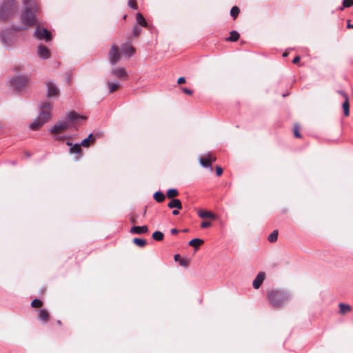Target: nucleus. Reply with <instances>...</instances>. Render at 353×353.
I'll return each mask as SVG.
<instances>
[{
  "label": "nucleus",
  "mask_w": 353,
  "mask_h": 353,
  "mask_svg": "<svg viewBox=\"0 0 353 353\" xmlns=\"http://www.w3.org/2000/svg\"><path fill=\"white\" fill-rule=\"evenodd\" d=\"M25 154L28 157H30L31 156V154L28 152H25Z\"/></svg>",
  "instance_id": "obj_53"
},
{
  "label": "nucleus",
  "mask_w": 353,
  "mask_h": 353,
  "mask_svg": "<svg viewBox=\"0 0 353 353\" xmlns=\"http://www.w3.org/2000/svg\"><path fill=\"white\" fill-rule=\"evenodd\" d=\"M278 238V231L274 230L268 236V241L271 243L274 242Z\"/></svg>",
  "instance_id": "obj_33"
},
{
  "label": "nucleus",
  "mask_w": 353,
  "mask_h": 353,
  "mask_svg": "<svg viewBox=\"0 0 353 353\" xmlns=\"http://www.w3.org/2000/svg\"><path fill=\"white\" fill-rule=\"evenodd\" d=\"M208 156H210V161H215L216 159L213 157L211 154H208Z\"/></svg>",
  "instance_id": "obj_48"
},
{
  "label": "nucleus",
  "mask_w": 353,
  "mask_h": 353,
  "mask_svg": "<svg viewBox=\"0 0 353 353\" xmlns=\"http://www.w3.org/2000/svg\"><path fill=\"white\" fill-rule=\"evenodd\" d=\"M198 215L199 216V217L202 218V219H206V218H210V219H215V215L212 213L211 212H209V211H206V210H200L199 212H198Z\"/></svg>",
  "instance_id": "obj_19"
},
{
  "label": "nucleus",
  "mask_w": 353,
  "mask_h": 353,
  "mask_svg": "<svg viewBox=\"0 0 353 353\" xmlns=\"http://www.w3.org/2000/svg\"><path fill=\"white\" fill-rule=\"evenodd\" d=\"M343 6L345 8H349V7L353 6V0H343Z\"/></svg>",
  "instance_id": "obj_37"
},
{
  "label": "nucleus",
  "mask_w": 353,
  "mask_h": 353,
  "mask_svg": "<svg viewBox=\"0 0 353 353\" xmlns=\"http://www.w3.org/2000/svg\"><path fill=\"white\" fill-rule=\"evenodd\" d=\"M347 28H353V24L347 23Z\"/></svg>",
  "instance_id": "obj_51"
},
{
  "label": "nucleus",
  "mask_w": 353,
  "mask_h": 353,
  "mask_svg": "<svg viewBox=\"0 0 353 353\" xmlns=\"http://www.w3.org/2000/svg\"><path fill=\"white\" fill-rule=\"evenodd\" d=\"M25 8L21 14L22 23L28 26L37 25L39 21L36 18V13L39 8L35 0H23Z\"/></svg>",
  "instance_id": "obj_1"
},
{
  "label": "nucleus",
  "mask_w": 353,
  "mask_h": 353,
  "mask_svg": "<svg viewBox=\"0 0 353 353\" xmlns=\"http://www.w3.org/2000/svg\"><path fill=\"white\" fill-rule=\"evenodd\" d=\"M49 314L46 310L41 309L39 312V319L43 323H46L48 320Z\"/></svg>",
  "instance_id": "obj_20"
},
{
  "label": "nucleus",
  "mask_w": 353,
  "mask_h": 353,
  "mask_svg": "<svg viewBox=\"0 0 353 353\" xmlns=\"http://www.w3.org/2000/svg\"><path fill=\"white\" fill-rule=\"evenodd\" d=\"M108 85L109 88V92L112 93L119 88L120 86V83L119 81H112L108 82Z\"/></svg>",
  "instance_id": "obj_24"
},
{
  "label": "nucleus",
  "mask_w": 353,
  "mask_h": 353,
  "mask_svg": "<svg viewBox=\"0 0 353 353\" xmlns=\"http://www.w3.org/2000/svg\"><path fill=\"white\" fill-rule=\"evenodd\" d=\"M339 93H340L345 99V101L342 104V107L343 109L344 114L347 117L350 114V105L348 102V97L347 95L343 91H339Z\"/></svg>",
  "instance_id": "obj_15"
},
{
  "label": "nucleus",
  "mask_w": 353,
  "mask_h": 353,
  "mask_svg": "<svg viewBox=\"0 0 353 353\" xmlns=\"http://www.w3.org/2000/svg\"><path fill=\"white\" fill-rule=\"evenodd\" d=\"M169 208H176L181 210L182 208V204L179 199H173L168 204Z\"/></svg>",
  "instance_id": "obj_18"
},
{
  "label": "nucleus",
  "mask_w": 353,
  "mask_h": 353,
  "mask_svg": "<svg viewBox=\"0 0 353 353\" xmlns=\"http://www.w3.org/2000/svg\"><path fill=\"white\" fill-rule=\"evenodd\" d=\"M179 263L180 264V265L183 266V267H187L188 266V262L187 260L185 259H181L179 261Z\"/></svg>",
  "instance_id": "obj_40"
},
{
  "label": "nucleus",
  "mask_w": 353,
  "mask_h": 353,
  "mask_svg": "<svg viewBox=\"0 0 353 353\" xmlns=\"http://www.w3.org/2000/svg\"><path fill=\"white\" fill-rule=\"evenodd\" d=\"M52 105L48 101H45L40 105V111L37 117L34 119V122L30 125L32 130H37L47 122L48 119L51 116Z\"/></svg>",
  "instance_id": "obj_4"
},
{
  "label": "nucleus",
  "mask_w": 353,
  "mask_h": 353,
  "mask_svg": "<svg viewBox=\"0 0 353 353\" xmlns=\"http://www.w3.org/2000/svg\"><path fill=\"white\" fill-rule=\"evenodd\" d=\"M120 57H121L119 48L114 45H112L109 52V59L110 63L115 65L120 60Z\"/></svg>",
  "instance_id": "obj_10"
},
{
  "label": "nucleus",
  "mask_w": 353,
  "mask_h": 353,
  "mask_svg": "<svg viewBox=\"0 0 353 353\" xmlns=\"http://www.w3.org/2000/svg\"><path fill=\"white\" fill-rule=\"evenodd\" d=\"M223 173V169L220 166L216 167V174L217 176H221Z\"/></svg>",
  "instance_id": "obj_42"
},
{
  "label": "nucleus",
  "mask_w": 353,
  "mask_h": 353,
  "mask_svg": "<svg viewBox=\"0 0 353 353\" xmlns=\"http://www.w3.org/2000/svg\"><path fill=\"white\" fill-rule=\"evenodd\" d=\"M185 77H179V78L178 79L177 83H178L179 84H181V83H185Z\"/></svg>",
  "instance_id": "obj_44"
},
{
  "label": "nucleus",
  "mask_w": 353,
  "mask_h": 353,
  "mask_svg": "<svg viewBox=\"0 0 353 353\" xmlns=\"http://www.w3.org/2000/svg\"><path fill=\"white\" fill-rule=\"evenodd\" d=\"M211 226V223L209 221H203L201 224L202 228H206Z\"/></svg>",
  "instance_id": "obj_41"
},
{
  "label": "nucleus",
  "mask_w": 353,
  "mask_h": 353,
  "mask_svg": "<svg viewBox=\"0 0 353 353\" xmlns=\"http://www.w3.org/2000/svg\"><path fill=\"white\" fill-rule=\"evenodd\" d=\"M163 237H164V234L161 231H155L152 234V238L155 241H162L163 239Z\"/></svg>",
  "instance_id": "obj_28"
},
{
  "label": "nucleus",
  "mask_w": 353,
  "mask_h": 353,
  "mask_svg": "<svg viewBox=\"0 0 353 353\" xmlns=\"http://www.w3.org/2000/svg\"><path fill=\"white\" fill-rule=\"evenodd\" d=\"M179 194V192L176 189H170L167 191V196L169 199H174Z\"/></svg>",
  "instance_id": "obj_31"
},
{
  "label": "nucleus",
  "mask_w": 353,
  "mask_h": 353,
  "mask_svg": "<svg viewBox=\"0 0 353 353\" xmlns=\"http://www.w3.org/2000/svg\"><path fill=\"white\" fill-rule=\"evenodd\" d=\"M28 78L26 76H17L12 78L10 83V86L17 91L21 90L28 83Z\"/></svg>",
  "instance_id": "obj_8"
},
{
  "label": "nucleus",
  "mask_w": 353,
  "mask_h": 353,
  "mask_svg": "<svg viewBox=\"0 0 353 353\" xmlns=\"http://www.w3.org/2000/svg\"><path fill=\"white\" fill-rule=\"evenodd\" d=\"M131 222L134 223L135 220L134 219H131Z\"/></svg>",
  "instance_id": "obj_54"
},
{
  "label": "nucleus",
  "mask_w": 353,
  "mask_h": 353,
  "mask_svg": "<svg viewBox=\"0 0 353 353\" xmlns=\"http://www.w3.org/2000/svg\"><path fill=\"white\" fill-rule=\"evenodd\" d=\"M128 5L132 9H137V5L135 0H128Z\"/></svg>",
  "instance_id": "obj_36"
},
{
  "label": "nucleus",
  "mask_w": 353,
  "mask_h": 353,
  "mask_svg": "<svg viewBox=\"0 0 353 353\" xmlns=\"http://www.w3.org/2000/svg\"><path fill=\"white\" fill-rule=\"evenodd\" d=\"M287 55H288V54H287V53H286V52L283 53V57H286Z\"/></svg>",
  "instance_id": "obj_55"
},
{
  "label": "nucleus",
  "mask_w": 353,
  "mask_h": 353,
  "mask_svg": "<svg viewBox=\"0 0 353 353\" xmlns=\"http://www.w3.org/2000/svg\"><path fill=\"white\" fill-rule=\"evenodd\" d=\"M203 243V241L201 239H193L189 241L188 245L194 247L195 249H198L199 246Z\"/></svg>",
  "instance_id": "obj_26"
},
{
  "label": "nucleus",
  "mask_w": 353,
  "mask_h": 353,
  "mask_svg": "<svg viewBox=\"0 0 353 353\" xmlns=\"http://www.w3.org/2000/svg\"><path fill=\"white\" fill-rule=\"evenodd\" d=\"M42 305V301L40 299H35L31 303V306L33 307H40Z\"/></svg>",
  "instance_id": "obj_34"
},
{
  "label": "nucleus",
  "mask_w": 353,
  "mask_h": 353,
  "mask_svg": "<svg viewBox=\"0 0 353 353\" xmlns=\"http://www.w3.org/2000/svg\"><path fill=\"white\" fill-rule=\"evenodd\" d=\"M130 233L141 234L147 233L148 232V228L146 225L143 226H133L130 229Z\"/></svg>",
  "instance_id": "obj_16"
},
{
  "label": "nucleus",
  "mask_w": 353,
  "mask_h": 353,
  "mask_svg": "<svg viewBox=\"0 0 353 353\" xmlns=\"http://www.w3.org/2000/svg\"><path fill=\"white\" fill-rule=\"evenodd\" d=\"M111 73L119 79H123L127 77V72L124 68H114Z\"/></svg>",
  "instance_id": "obj_14"
},
{
  "label": "nucleus",
  "mask_w": 353,
  "mask_h": 353,
  "mask_svg": "<svg viewBox=\"0 0 353 353\" xmlns=\"http://www.w3.org/2000/svg\"><path fill=\"white\" fill-rule=\"evenodd\" d=\"M299 60H300V57L299 56H296L292 60V63H298L299 61Z\"/></svg>",
  "instance_id": "obj_45"
},
{
  "label": "nucleus",
  "mask_w": 353,
  "mask_h": 353,
  "mask_svg": "<svg viewBox=\"0 0 353 353\" xmlns=\"http://www.w3.org/2000/svg\"><path fill=\"white\" fill-rule=\"evenodd\" d=\"M47 97L49 98L58 97L59 94V89L57 85L52 81H46Z\"/></svg>",
  "instance_id": "obj_9"
},
{
  "label": "nucleus",
  "mask_w": 353,
  "mask_h": 353,
  "mask_svg": "<svg viewBox=\"0 0 353 353\" xmlns=\"http://www.w3.org/2000/svg\"><path fill=\"white\" fill-rule=\"evenodd\" d=\"M68 138H69V137L68 136H65V135H62V136H61V135H55L54 137V139L55 140H58V141H63V140H64L65 139H68Z\"/></svg>",
  "instance_id": "obj_39"
},
{
  "label": "nucleus",
  "mask_w": 353,
  "mask_h": 353,
  "mask_svg": "<svg viewBox=\"0 0 353 353\" xmlns=\"http://www.w3.org/2000/svg\"><path fill=\"white\" fill-rule=\"evenodd\" d=\"M95 140L94 138H92V134H90L88 137L82 140V141L79 143L81 146L83 147H89L90 142H94Z\"/></svg>",
  "instance_id": "obj_21"
},
{
  "label": "nucleus",
  "mask_w": 353,
  "mask_h": 353,
  "mask_svg": "<svg viewBox=\"0 0 353 353\" xmlns=\"http://www.w3.org/2000/svg\"><path fill=\"white\" fill-rule=\"evenodd\" d=\"M291 297L290 293L281 290L274 289L268 292V301L274 307H282Z\"/></svg>",
  "instance_id": "obj_3"
},
{
  "label": "nucleus",
  "mask_w": 353,
  "mask_h": 353,
  "mask_svg": "<svg viewBox=\"0 0 353 353\" xmlns=\"http://www.w3.org/2000/svg\"><path fill=\"white\" fill-rule=\"evenodd\" d=\"M37 54L38 56L43 59H49L50 57V50L43 45H39L38 46Z\"/></svg>",
  "instance_id": "obj_11"
},
{
  "label": "nucleus",
  "mask_w": 353,
  "mask_h": 353,
  "mask_svg": "<svg viewBox=\"0 0 353 353\" xmlns=\"http://www.w3.org/2000/svg\"><path fill=\"white\" fill-rule=\"evenodd\" d=\"M36 26L37 27L33 34L34 37L39 40H45L47 42L50 41L52 39L51 33L39 23Z\"/></svg>",
  "instance_id": "obj_7"
},
{
  "label": "nucleus",
  "mask_w": 353,
  "mask_h": 353,
  "mask_svg": "<svg viewBox=\"0 0 353 353\" xmlns=\"http://www.w3.org/2000/svg\"><path fill=\"white\" fill-rule=\"evenodd\" d=\"M179 214V211H178L177 210H174L172 211V214H173V215H175V216H176V215H178Z\"/></svg>",
  "instance_id": "obj_49"
},
{
  "label": "nucleus",
  "mask_w": 353,
  "mask_h": 353,
  "mask_svg": "<svg viewBox=\"0 0 353 353\" xmlns=\"http://www.w3.org/2000/svg\"><path fill=\"white\" fill-rule=\"evenodd\" d=\"M180 257L181 256H180L179 254H175L174 256V261L179 262V261L181 259Z\"/></svg>",
  "instance_id": "obj_46"
},
{
  "label": "nucleus",
  "mask_w": 353,
  "mask_h": 353,
  "mask_svg": "<svg viewBox=\"0 0 353 353\" xmlns=\"http://www.w3.org/2000/svg\"><path fill=\"white\" fill-rule=\"evenodd\" d=\"M17 11L14 0H4L0 6V20L7 21Z\"/></svg>",
  "instance_id": "obj_5"
},
{
  "label": "nucleus",
  "mask_w": 353,
  "mask_h": 353,
  "mask_svg": "<svg viewBox=\"0 0 353 353\" xmlns=\"http://www.w3.org/2000/svg\"><path fill=\"white\" fill-rule=\"evenodd\" d=\"M170 232L172 234H176L178 233V230L176 229V228H173L171 230Z\"/></svg>",
  "instance_id": "obj_47"
},
{
  "label": "nucleus",
  "mask_w": 353,
  "mask_h": 353,
  "mask_svg": "<svg viewBox=\"0 0 353 353\" xmlns=\"http://www.w3.org/2000/svg\"><path fill=\"white\" fill-rule=\"evenodd\" d=\"M141 28L140 27H139L138 26H135L134 28H133V36L134 37H137L140 34V33L141 32Z\"/></svg>",
  "instance_id": "obj_35"
},
{
  "label": "nucleus",
  "mask_w": 353,
  "mask_h": 353,
  "mask_svg": "<svg viewBox=\"0 0 353 353\" xmlns=\"http://www.w3.org/2000/svg\"><path fill=\"white\" fill-rule=\"evenodd\" d=\"M182 90H183V92H185L187 94H192V91L191 90L188 89V88H183Z\"/></svg>",
  "instance_id": "obj_43"
},
{
  "label": "nucleus",
  "mask_w": 353,
  "mask_h": 353,
  "mask_svg": "<svg viewBox=\"0 0 353 353\" xmlns=\"http://www.w3.org/2000/svg\"><path fill=\"white\" fill-rule=\"evenodd\" d=\"M66 144H67V145L70 146V148L72 147V145H74V144L70 141H67Z\"/></svg>",
  "instance_id": "obj_50"
},
{
  "label": "nucleus",
  "mask_w": 353,
  "mask_h": 353,
  "mask_svg": "<svg viewBox=\"0 0 353 353\" xmlns=\"http://www.w3.org/2000/svg\"><path fill=\"white\" fill-rule=\"evenodd\" d=\"M240 12V9L237 6H233L230 10V15L236 19Z\"/></svg>",
  "instance_id": "obj_32"
},
{
  "label": "nucleus",
  "mask_w": 353,
  "mask_h": 353,
  "mask_svg": "<svg viewBox=\"0 0 353 353\" xmlns=\"http://www.w3.org/2000/svg\"><path fill=\"white\" fill-rule=\"evenodd\" d=\"M294 136L297 138H300L301 137V134L299 133V126L298 125H294Z\"/></svg>",
  "instance_id": "obj_38"
},
{
  "label": "nucleus",
  "mask_w": 353,
  "mask_h": 353,
  "mask_svg": "<svg viewBox=\"0 0 353 353\" xmlns=\"http://www.w3.org/2000/svg\"><path fill=\"white\" fill-rule=\"evenodd\" d=\"M84 116H81L75 111L70 112L64 119L59 121L50 130V132L53 134H59L64 132L68 128L73 126V123L79 120H85Z\"/></svg>",
  "instance_id": "obj_2"
},
{
  "label": "nucleus",
  "mask_w": 353,
  "mask_h": 353,
  "mask_svg": "<svg viewBox=\"0 0 353 353\" xmlns=\"http://www.w3.org/2000/svg\"><path fill=\"white\" fill-rule=\"evenodd\" d=\"M240 37V34L235 30L230 32V37L227 39L230 41H236Z\"/></svg>",
  "instance_id": "obj_29"
},
{
  "label": "nucleus",
  "mask_w": 353,
  "mask_h": 353,
  "mask_svg": "<svg viewBox=\"0 0 353 353\" xmlns=\"http://www.w3.org/2000/svg\"><path fill=\"white\" fill-rule=\"evenodd\" d=\"M121 52L123 55L130 57L134 54L135 50L130 44H123L121 46Z\"/></svg>",
  "instance_id": "obj_13"
},
{
  "label": "nucleus",
  "mask_w": 353,
  "mask_h": 353,
  "mask_svg": "<svg viewBox=\"0 0 353 353\" xmlns=\"http://www.w3.org/2000/svg\"><path fill=\"white\" fill-rule=\"evenodd\" d=\"M265 274L263 272H260L254 279L252 283L253 288L254 289H259L265 280Z\"/></svg>",
  "instance_id": "obj_12"
},
{
  "label": "nucleus",
  "mask_w": 353,
  "mask_h": 353,
  "mask_svg": "<svg viewBox=\"0 0 353 353\" xmlns=\"http://www.w3.org/2000/svg\"><path fill=\"white\" fill-rule=\"evenodd\" d=\"M24 29H26L24 27L16 26L13 29L8 28L3 30L0 33V39L2 44L6 48L12 46L15 43V34L14 31H21Z\"/></svg>",
  "instance_id": "obj_6"
},
{
  "label": "nucleus",
  "mask_w": 353,
  "mask_h": 353,
  "mask_svg": "<svg viewBox=\"0 0 353 353\" xmlns=\"http://www.w3.org/2000/svg\"><path fill=\"white\" fill-rule=\"evenodd\" d=\"M69 152L70 154H79L81 152V145L79 143H75L72 147L70 148Z\"/></svg>",
  "instance_id": "obj_23"
},
{
  "label": "nucleus",
  "mask_w": 353,
  "mask_h": 353,
  "mask_svg": "<svg viewBox=\"0 0 353 353\" xmlns=\"http://www.w3.org/2000/svg\"><path fill=\"white\" fill-rule=\"evenodd\" d=\"M133 243L139 247L143 248L146 245V241L143 239L135 238Z\"/></svg>",
  "instance_id": "obj_30"
},
{
  "label": "nucleus",
  "mask_w": 353,
  "mask_h": 353,
  "mask_svg": "<svg viewBox=\"0 0 353 353\" xmlns=\"http://www.w3.org/2000/svg\"><path fill=\"white\" fill-rule=\"evenodd\" d=\"M210 156L201 157L199 159V163L202 167L205 168H210V170L212 171V168L210 163Z\"/></svg>",
  "instance_id": "obj_17"
},
{
  "label": "nucleus",
  "mask_w": 353,
  "mask_h": 353,
  "mask_svg": "<svg viewBox=\"0 0 353 353\" xmlns=\"http://www.w3.org/2000/svg\"><path fill=\"white\" fill-rule=\"evenodd\" d=\"M74 161H79L80 159V157L76 156V157H74Z\"/></svg>",
  "instance_id": "obj_52"
},
{
  "label": "nucleus",
  "mask_w": 353,
  "mask_h": 353,
  "mask_svg": "<svg viewBox=\"0 0 353 353\" xmlns=\"http://www.w3.org/2000/svg\"><path fill=\"white\" fill-rule=\"evenodd\" d=\"M165 194L161 191H157L154 194V199L158 203L163 202L165 200Z\"/></svg>",
  "instance_id": "obj_27"
},
{
  "label": "nucleus",
  "mask_w": 353,
  "mask_h": 353,
  "mask_svg": "<svg viewBox=\"0 0 353 353\" xmlns=\"http://www.w3.org/2000/svg\"><path fill=\"white\" fill-rule=\"evenodd\" d=\"M136 20L140 26H141L143 27H147L148 23H147L146 20L145 19V18L143 17V16L141 13L138 12L136 14Z\"/></svg>",
  "instance_id": "obj_22"
},
{
  "label": "nucleus",
  "mask_w": 353,
  "mask_h": 353,
  "mask_svg": "<svg viewBox=\"0 0 353 353\" xmlns=\"http://www.w3.org/2000/svg\"><path fill=\"white\" fill-rule=\"evenodd\" d=\"M340 314H345L351 311V307L348 304L340 303L339 304Z\"/></svg>",
  "instance_id": "obj_25"
}]
</instances>
